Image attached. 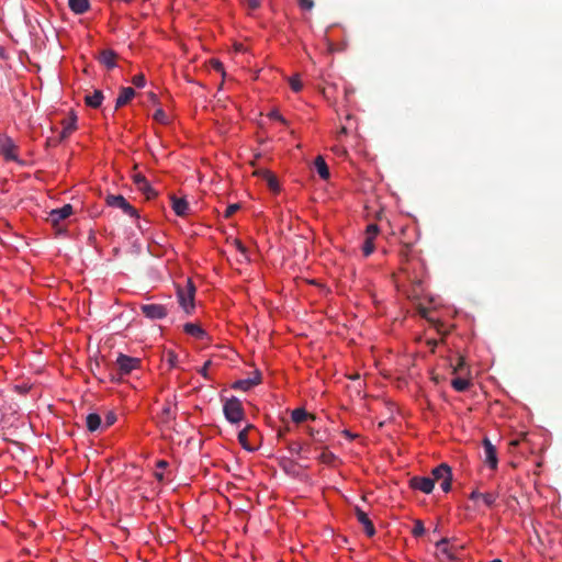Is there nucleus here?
I'll use <instances>...</instances> for the list:
<instances>
[{
  "mask_svg": "<svg viewBox=\"0 0 562 562\" xmlns=\"http://www.w3.org/2000/svg\"><path fill=\"white\" fill-rule=\"evenodd\" d=\"M117 373H111V381H120L123 375L130 374L140 364V359L120 353L116 359Z\"/></svg>",
  "mask_w": 562,
  "mask_h": 562,
  "instance_id": "1",
  "label": "nucleus"
},
{
  "mask_svg": "<svg viewBox=\"0 0 562 562\" xmlns=\"http://www.w3.org/2000/svg\"><path fill=\"white\" fill-rule=\"evenodd\" d=\"M223 411L226 419L232 424H237L245 417L241 402L236 397L227 400L224 404Z\"/></svg>",
  "mask_w": 562,
  "mask_h": 562,
  "instance_id": "2",
  "label": "nucleus"
},
{
  "mask_svg": "<svg viewBox=\"0 0 562 562\" xmlns=\"http://www.w3.org/2000/svg\"><path fill=\"white\" fill-rule=\"evenodd\" d=\"M194 294L195 286L191 280H187V288H178L177 295L180 306L187 314H190L194 310Z\"/></svg>",
  "mask_w": 562,
  "mask_h": 562,
  "instance_id": "3",
  "label": "nucleus"
},
{
  "mask_svg": "<svg viewBox=\"0 0 562 562\" xmlns=\"http://www.w3.org/2000/svg\"><path fill=\"white\" fill-rule=\"evenodd\" d=\"M105 202L109 206L120 209L131 217H139L136 209L121 194H108L105 196Z\"/></svg>",
  "mask_w": 562,
  "mask_h": 562,
  "instance_id": "4",
  "label": "nucleus"
},
{
  "mask_svg": "<svg viewBox=\"0 0 562 562\" xmlns=\"http://www.w3.org/2000/svg\"><path fill=\"white\" fill-rule=\"evenodd\" d=\"M72 214V206L70 204H65L60 209L52 210L48 213L47 222L56 228L57 232H61L60 223L68 218Z\"/></svg>",
  "mask_w": 562,
  "mask_h": 562,
  "instance_id": "5",
  "label": "nucleus"
},
{
  "mask_svg": "<svg viewBox=\"0 0 562 562\" xmlns=\"http://www.w3.org/2000/svg\"><path fill=\"white\" fill-rule=\"evenodd\" d=\"M140 311L147 318L153 321L162 319L169 313V310L166 305L157 303L142 304Z\"/></svg>",
  "mask_w": 562,
  "mask_h": 562,
  "instance_id": "6",
  "label": "nucleus"
},
{
  "mask_svg": "<svg viewBox=\"0 0 562 562\" xmlns=\"http://www.w3.org/2000/svg\"><path fill=\"white\" fill-rule=\"evenodd\" d=\"M16 145L9 136L0 134V155L3 156L5 160L16 161Z\"/></svg>",
  "mask_w": 562,
  "mask_h": 562,
  "instance_id": "7",
  "label": "nucleus"
},
{
  "mask_svg": "<svg viewBox=\"0 0 562 562\" xmlns=\"http://www.w3.org/2000/svg\"><path fill=\"white\" fill-rule=\"evenodd\" d=\"M450 539L442 538L436 542V547L438 549V558L441 561H453L456 559V550L454 546H449Z\"/></svg>",
  "mask_w": 562,
  "mask_h": 562,
  "instance_id": "8",
  "label": "nucleus"
},
{
  "mask_svg": "<svg viewBox=\"0 0 562 562\" xmlns=\"http://www.w3.org/2000/svg\"><path fill=\"white\" fill-rule=\"evenodd\" d=\"M256 175L267 184L271 192L279 193L280 184L276 173L268 169H259Z\"/></svg>",
  "mask_w": 562,
  "mask_h": 562,
  "instance_id": "9",
  "label": "nucleus"
},
{
  "mask_svg": "<svg viewBox=\"0 0 562 562\" xmlns=\"http://www.w3.org/2000/svg\"><path fill=\"white\" fill-rule=\"evenodd\" d=\"M409 486L425 494H430L434 490V480L428 476H414L409 480Z\"/></svg>",
  "mask_w": 562,
  "mask_h": 562,
  "instance_id": "10",
  "label": "nucleus"
},
{
  "mask_svg": "<svg viewBox=\"0 0 562 562\" xmlns=\"http://www.w3.org/2000/svg\"><path fill=\"white\" fill-rule=\"evenodd\" d=\"M482 443L484 449V462L488 464L491 469H496L498 464L496 448L488 438H484Z\"/></svg>",
  "mask_w": 562,
  "mask_h": 562,
  "instance_id": "11",
  "label": "nucleus"
},
{
  "mask_svg": "<svg viewBox=\"0 0 562 562\" xmlns=\"http://www.w3.org/2000/svg\"><path fill=\"white\" fill-rule=\"evenodd\" d=\"M134 182L137 186L138 190L143 192L147 200H151L157 196L156 190L149 184V182L143 175H135Z\"/></svg>",
  "mask_w": 562,
  "mask_h": 562,
  "instance_id": "12",
  "label": "nucleus"
},
{
  "mask_svg": "<svg viewBox=\"0 0 562 562\" xmlns=\"http://www.w3.org/2000/svg\"><path fill=\"white\" fill-rule=\"evenodd\" d=\"M77 116L71 114L70 116L64 119L61 121L63 131L60 132L58 139L56 142H61L66 139L76 128Z\"/></svg>",
  "mask_w": 562,
  "mask_h": 562,
  "instance_id": "13",
  "label": "nucleus"
},
{
  "mask_svg": "<svg viewBox=\"0 0 562 562\" xmlns=\"http://www.w3.org/2000/svg\"><path fill=\"white\" fill-rule=\"evenodd\" d=\"M116 58L117 55L112 49H103L98 56L99 63L108 69H113L116 66Z\"/></svg>",
  "mask_w": 562,
  "mask_h": 562,
  "instance_id": "14",
  "label": "nucleus"
},
{
  "mask_svg": "<svg viewBox=\"0 0 562 562\" xmlns=\"http://www.w3.org/2000/svg\"><path fill=\"white\" fill-rule=\"evenodd\" d=\"M355 514L360 524L363 525L364 531L369 537H372L375 533L374 526L368 515L358 506L355 508Z\"/></svg>",
  "mask_w": 562,
  "mask_h": 562,
  "instance_id": "15",
  "label": "nucleus"
},
{
  "mask_svg": "<svg viewBox=\"0 0 562 562\" xmlns=\"http://www.w3.org/2000/svg\"><path fill=\"white\" fill-rule=\"evenodd\" d=\"M183 330L186 334H188L196 339H200V340H203L204 338L207 337L206 331L196 323L184 324Z\"/></svg>",
  "mask_w": 562,
  "mask_h": 562,
  "instance_id": "16",
  "label": "nucleus"
},
{
  "mask_svg": "<svg viewBox=\"0 0 562 562\" xmlns=\"http://www.w3.org/2000/svg\"><path fill=\"white\" fill-rule=\"evenodd\" d=\"M172 210L178 216H186L189 211V203L183 198L171 196Z\"/></svg>",
  "mask_w": 562,
  "mask_h": 562,
  "instance_id": "17",
  "label": "nucleus"
},
{
  "mask_svg": "<svg viewBox=\"0 0 562 562\" xmlns=\"http://www.w3.org/2000/svg\"><path fill=\"white\" fill-rule=\"evenodd\" d=\"M135 95V90L131 87H124L121 89V93L115 101V109H119L127 104Z\"/></svg>",
  "mask_w": 562,
  "mask_h": 562,
  "instance_id": "18",
  "label": "nucleus"
},
{
  "mask_svg": "<svg viewBox=\"0 0 562 562\" xmlns=\"http://www.w3.org/2000/svg\"><path fill=\"white\" fill-rule=\"evenodd\" d=\"M452 474L451 468L447 463H441L431 471L432 480L435 482H441L446 475Z\"/></svg>",
  "mask_w": 562,
  "mask_h": 562,
  "instance_id": "19",
  "label": "nucleus"
},
{
  "mask_svg": "<svg viewBox=\"0 0 562 562\" xmlns=\"http://www.w3.org/2000/svg\"><path fill=\"white\" fill-rule=\"evenodd\" d=\"M291 419L295 424H302L306 422L307 419H315V416L312 414H308L305 408L299 407L291 412Z\"/></svg>",
  "mask_w": 562,
  "mask_h": 562,
  "instance_id": "20",
  "label": "nucleus"
},
{
  "mask_svg": "<svg viewBox=\"0 0 562 562\" xmlns=\"http://www.w3.org/2000/svg\"><path fill=\"white\" fill-rule=\"evenodd\" d=\"M70 10L76 14H83L90 8L89 0H68Z\"/></svg>",
  "mask_w": 562,
  "mask_h": 562,
  "instance_id": "21",
  "label": "nucleus"
},
{
  "mask_svg": "<svg viewBox=\"0 0 562 562\" xmlns=\"http://www.w3.org/2000/svg\"><path fill=\"white\" fill-rule=\"evenodd\" d=\"M103 101V93L101 90H94L92 94H87L85 97V102L88 106L99 108Z\"/></svg>",
  "mask_w": 562,
  "mask_h": 562,
  "instance_id": "22",
  "label": "nucleus"
},
{
  "mask_svg": "<svg viewBox=\"0 0 562 562\" xmlns=\"http://www.w3.org/2000/svg\"><path fill=\"white\" fill-rule=\"evenodd\" d=\"M86 425L89 431L93 432L100 427H103L102 419L99 414L91 413L86 418Z\"/></svg>",
  "mask_w": 562,
  "mask_h": 562,
  "instance_id": "23",
  "label": "nucleus"
},
{
  "mask_svg": "<svg viewBox=\"0 0 562 562\" xmlns=\"http://www.w3.org/2000/svg\"><path fill=\"white\" fill-rule=\"evenodd\" d=\"M314 165L317 173L322 179L326 180L329 178L328 166L322 156L316 157Z\"/></svg>",
  "mask_w": 562,
  "mask_h": 562,
  "instance_id": "24",
  "label": "nucleus"
},
{
  "mask_svg": "<svg viewBox=\"0 0 562 562\" xmlns=\"http://www.w3.org/2000/svg\"><path fill=\"white\" fill-rule=\"evenodd\" d=\"M258 383L259 379L256 376L254 379L238 380L233 384V387L236 390L248 391Z\"/></svg>",
  "mask_w": 562,
  "mask_h": 562,
  "instance_id": "25",
  "label": "nucleus"
},
{
  "mask_svg": "<svg viewBox=\"0 0 562 562\" xmlns=\"http://www.w3.org/2000/svg\"><path fill=\"white\" fill-rule=\"evenodd\" d=\"M252 429H254V427L249 425L238 432L239 443L243 446L244 449H246L248 451H251L254 449L248 442V431L252 430Z\"/></svg>",
  "mask_w": 562,
  "mask_h": 562,
  "instance_id": "26",
  "label": "nucleus"
},
{
  "mask_svg": "<svg viewBox=\"0 0 562 562\" xmlns=\"http://www.w3.org/2000/svg\"><path fill=\"white\" fill-rule=\"evenodd\" d=\"M452 387L458 392H464L470 386V381L463 378H456L451 381Z\"/></svg>",
  "mask_w": 562,
  "mask_h": 562,
  "instance_id": "27",
  "label": "nucleus"
},
{
  "mask_svg": "<svg viewBox=\"0 0 562 562\" xmlns=\"http://www.w3.org/2000/svg\"><path fill=\"white\" fill-rule=\"evenodd\" d=\"M176 418V413L171 408L170 405H166L161 411V420L164 423H169L171 419Z\"/></svg>",
  "mask_w": 562,
  "mask_h": 562,
  "instance_id": "28",
  "label": "nucleus"
},
{
  "mask_svg": "<svg viewBox=\"0 0 562 562\" xmlns=\"http://www.w3.org/2000/svg\"><path fill=\"white\" fill-rule=\"evenodd\" d=\"M362 251L366 257L370 256L374 251V244L372 237H366L362 246Z\"/></svg>",
  "mask_w": 562,
  "mask_h": 562,
  "instance_id": "29",
  "label": "nucleus"
},
{
  "mask_svg": "<svg viewBox=\"0 0 562 562\" xmlns=\"http://www.w3.org/2000/svg\"><path fill=\"white\" fill-rule=\"evenodd\" d=\"M497 497H498V495L495 494V493H484L482 495L483 503L487 507H493L495 505V502H496Z\"/></svg>",
  "mask_w": 562,
  "mask_h": 562,
  "instance_id": "30",
  "label": "nucleus"
},
{
  "mask_svg": "<svg viewBox=\"0 0 562 562\" xmlns=\"http://www.w3.org/2000/svg\"><path fill=\"white\" fill-rule=\"evenodd\" d=\"M412 533L414 537H420L425 533V527L422 520H415Z\"/></svg>",
  "mask_w": 562,
  "mask_h": 562,
  "instance_id": "31",
  "label": "nucleus"
},
{
  "mask_svg": "<svg viewBox=\"0 0 562 562\" xmlns=\"http://www.w3.org/2000/svg\"><path fill=\"white\" fill-rule=\"evenodd\" d=\"M116 422V415L114 412H108L104 417L103 428H109Z\"/></svg>",
  "mask_w": 562,
  "mask_h": 562,
  "instance_id": "32",
  "label": "nucleus"
},
{
  "mask_svg": "<svg viewBox=\"0 0 562 562\" xmlns=\"http://www.w3.org/2000/svg\"><path fill=\"white\" fill-rule=\"evenodd\" d=\"M154 119L161 124L168 123V116L162 109L156 110V112L154 113Z\"/></svg>",
  "mask_w": 562,
  "mask_h": 562,
  "instance_id": "33",
  "label": "nucleus"
},
{
  "mask_svg": "<svg viewBox=\"0 0 562 562\" xmlns=\"http://www.w3.org/2000/svg\"><path fill=\"white\" fill-rule=\"evenodd\" d=\"M289 83H290V87L291 89L294 91V92H299L301 91L302 89V82L299 78V76H295V77H291L289 79Z\"/></svg>",
  "mask_w": 562,
  "mask_h": 562,
  "instance_id": "34",
  "label": "nucleus"
},
{
  "mask_svg": "<svg viewBox=\"0 0 562 562\" xmlns=\"http://www.w3.org/2000/svg\"><path fill=\"white\" fill-rule=\"evenodd\" d=\"M240 209V205L238 203L231 204L226 207L224 212V217L228 218L232 215H234L238 210Z\"/></svg>",
  "mask_w": 562,
  "mask_h": 562,
  "instance_id": "35",
  "label": "nucleus"
},
{
  "mask_svg": "<svg viewBox=\"0 0 562 562\" xmlns=\"http://www.w3.org/2000/svg\"><path fill=\"white\" fill-rule=\"evenodd\" d=\"M452 474L446 475L445 480L440 482V486L443 492L448 493L451 490Z\"/></svg>",
  "mask_w": 562,
  "mask_h": 562,
  "instance_id": "36",
  "label": "nucleus"
},
{
  "mask_svg": "<svg viewBox=\"0 0 562 562\" xmlns=\"http://www.w3.org/2000/svg\"><path fill=\"white\" fill-rule=\"evenodd\" d=\"M134 86L142 88L145 86V77L142 74L135 75L132 79Z\"/></svg>",
  "mask_w": 562,
  "mask_h": 562,
  "instance_id": "37",
  "label": "nucleus"
},
{
  "mask_svg": "<svg viewBox=\"0 0 562 562\" xmlns=\"http://www.w3.org/2000/svg\"><path fill=\"white\" fill-rule=\"evenodd\" d=\"M378 233H379V227L376 224H370L367 227V237H372V239H374L375 236L378 235Z\"/></svg>",
  "mask_w": 562,
  "mask_h": 562,
  "instance_id": "38",
  "label": "nucleus"
},
{
  "mask_svg": "<svg viewBox=\"0 0 562 562\" xmlns=\"http://www.w3.org/2000/svg\"><path fill=\"white\" fill-rule=\"evenodd\" d=\"M465 366V359L462 356L458 357V363L453 367V373L460 372Z\"/></svg>",
  "mask_w": 562,
  "mask_h": 562,
  "instance_id": "39",
  "label": "nucleus"
},
{
  "mask_svg": "<svg viewBox=\"0 0 562 562\" xmlns=\"http://www.w3.org/2000/svg\"><path fill=\"white\" fill-rule=\"evenodd\" d=\"M300 3V7L304 10H312L314 7L313 0H297Z\"/></svg>",
  "mask_w": 562,
  "mask_h": 562,
  "instance_id": "40",
  "label": "nucleus"
},
{
  "mask_svg": "<svg viewBox=\"0 0 562 562\" xmlns=\"http://www.w3.org/2000/svg\"><path fill=\"white\" fill-rule=\"evenodd\" d=\"M211 364H212V361H211V360H207V361L203 364V367L199 370V373H200L202 376H204V378H206V379H207V378H209V375H207V370H209V368L211 367Z\"/></svg>",
  "mask_w": 562,
  "mask_h": 562,
  "instance_id": "41",
  "label": "nucleus"
},
{
  "mask_svg": "<svg viewBox=\"0 0 562 562\" xmlns=\"http://www.w3.org/2000/svg\"><path fill=\"white\" fill-rule=\"evenodd\" d=\"M211 65H212V67L216 71H223L224 70L223 64L220 60H217V59H212L211 60Z\"/></svg>",
  "mask_w": 562,
  "mask_h": 562,
  "instance_id": "42",
  "label": "nucleus"
},
{
  "mask_svg": "<svg viewBox=\"0 0 562 562\" xmlns=\"http://www.w3.org/2000/svg\"><path fill=\"white\" fill-rule=\"evenodd\" d=\"M402 271H403V272H405V273H407V278H408L413 283H416V284H420V283H422L420 279H418L417 277H414V278H412V277H411V274L408 273V269H407V267H403V268H402Z\"/></svg>",
  "mask_w": 562,
  "mask_h": 562,
  "instance_id": "43",
  "label": "nucleus"
},
{
  "mask_svg": "<svg viewBox=\"0 0 562 562\" xmlns=\"http://www.w3.org/2000/svg\"><path fill=\"white\" fill-rule=\"evenodd\" d=\"M247 3V7L250 10H256L259 7V0H245Z\"/></svg>",
  "mask_w": 562,
  "mask_h": 562,
  "instance_id": "44",
  "label": "nucleus"
},
{
  "mask_svg": "<svg viewBox=\"0 0 562 562\" xmlns=\"http://www.w3.org/2000/svg\"><path fill=\"white\" fill-rule=\"evenodd\" d=\"M236 248L246 257V247L241 244L240 240H235Z\"/></svg>",
  "mask_w": 562,
  "mask_h": 562,
  "instance_id": "45",
  "label": "nucleus"
},
{
  "mask_svg": "<svg viewBox=\"0 0 562 562\" xmlns=\"http://www.w3.org/2000/svg\"><path fill=\"white\" fill-rule=\"evenodd\" d=\"M176 360H177V356L172 352H169L168 353V362L170 363L171 367L176 366Z\"/></svg>",
  "mask_w": 562,
  "mask_h": 562,
  "instance_id": "46",
  "label": "nucleus"
},
{
  "mask_svg": "<svg viewBox=\"0 0 562 562\" xmlns=\"http://www.w3.org/2000/svg\"><path fill=\"white\" fill-rule=\"evenodd\" d=\"M482 495H483V494H482V493H480L479 491H473V492L470 494L469 498H470V499H472V501H475V499H477V498H482Z\"/></svg>",
  "mask_w": 562,
  "mask_h": 562,
  "instance_id": "47",
  "label": "nucleus"
},
{
  "mask_svg": "<svg viewBox=\"0 0 562 562\" xmlns=\"http://www.w3.org/2000/svg\"><path fill=\"white\" fill-rule=\"evenodd\" d=\"M148 99L153 103H157V101H158V98H157V95L154 92H149L148 93Z\"/></svg>",
  "mask_w": 562,
  "mask_h": 562,
  "instance_id": "48",
  "label": "nucleus"
},
{
  "mask_svg": "<svg viewBox=\"0 0 562 562\" xmlns=\"http://www.w3.org/2000/svg\"><path fill=\"white\" fill-rule=\"evenodd\" d=\"M270 115L273 116V117H277V119H281L278 110L271 111Z\"/></svg>",
  "mask_w": 562,
  "mask_h": 562,
  "instance_id": "49",
  "label": "nucleus"
},
{
  "mask_svg": "<svg viewBox=\"0 0 562 562\" xmlns=\"http://www.w3.org/2000/svg\"><path fill=\"white\" fill-rule=\"evenodd\" d=\"M157 467L158 468H165V467H167V462L164 461V460H160V461L157 462Z\"/></svg>",
  "mask_w": 562,
  "mask_h": 562,
  "instance_id": "50",
  "label": "nucleus"
},
{
  "mask_svg": "<svg viewBox=\"0 0 562 562\" xmlns=\"http://www.w3.org/2000/svg\"><path fill=\"white\" fill-rule=\"evenodd\" d=\"M57 139H58V138H56V139H54V140H52V139H47L46 145H47V146H49V145H52V144H57V143H58V142H56Z\"/></svg>",
  "mask_w": 562,
  "mask_h": 562,
  "instance_id": "51",
  "label": "nucleus"
},
{
  "mask_svg": "<svg viewBox=\"0 0 562 562\" xmlns=\"http://www.w3.org/2000/svg\"><path fill=\"white\" fill-rule=\"evenodd\" d=\"M428 344L431 346V350L434 351L435 347L437 346V341L432 340V341H429Z\"/></svg>",
  "mask_w": 562,
  "mask_h": 562,
  "instance_id": "52",
  "label": "nucleus"
},
{
  "mask_svg": "<svg viewBox=\"0 0 562 562\" xmlns=\"http://www.w3.org/2000/svg\"><path fill=\"white\" fill-rule=\"evenodd\" d=\"M277 437H278V438H280V437H281V428H279V429L277 430Z\"/></svg>",
  "mask_w": 562,
  "mask_h": 562,
  "instance_id": "53",
  "label": "nucleus"
},
{
  "mask_svg": "<svg viewBox=\"0 0 562 562\" xmlns=\"http://www.w3.org/2000/svg\"><path fill=\"white\" fill-rule=\"evenodd\" d=\"M156 476H157L158 480H162V474L157 473Z\"/></svg>",
  "mask_w": 562,
  "mask_h": 562,
  "instance_id": "54",
  "label": "nucleus"
},
{
  "mask_svg": "<svg viewBox=\"0 0 562 562\" xmlns=\"http://www.w3.org/2000/svg\"><path fill=\"white\" fill-rule=\"evenodd\" d=\"M286 430H289V427H285V426L283 425V428H282L283 434H284Z\"/></svg>",
  "mask_w": 562,
  "mask_h": 562,
  "instance_id": "55",
  "label": "nucleus"
}]
</instances>
